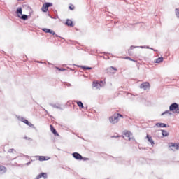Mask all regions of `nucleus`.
I'll return each mask as SVG.
<instances>
[{
  "mask_svg": "<svg viewBox=\"0 0 179 179\" xmlns=\"http://www.w3.org/2000/svg\"><path fill=\"white\" fill-rule=\"evenodd\" d=\"M120 118H122V115L117 113L113 115V116L110 117L109 118V121L110 122H111V124H117V122L120 121Z\"/></svg>",
  "mask_w": 179,
  "mask_h": 179,
  "instance_id": "nucleus-1",
  "label": "nucleus"
},
{
  "mask_svg": "<svg viewBox=\"0 0 179 179\" xmlns=\"http://www.w3.org/2000/svg\"><path fill=\"white\" fill-rule=\"evenodd\" d=\"M169 111H175L176 114H179V106L177 103H172L169 106Z\"/></svg>",
  "mask_w": 179,
  "mask_h": 179,
  "instance_id": "nucleus-2",
  "label": "nucleus"
},
{
  "mask_svg": "<svg viewBox=\"0 0 179 179\" xmlns=\"http://www.w3.org/2000/svg\"><path fill=\"white\" fill-rule=\"evenodd\" d=\"M171 150H173V152H176V150H179V143H170L169 145Z\"/></svg>",
  "mask_w": 179,
  "mask_h": 179,
  "instance_id": "nucleus-3",
  "label": "nucleus"
},
{
  "mask_svg": "<svg viewBox=\"0 0 179 179\" xmlns=\"http://www.w3.org/2000/svg\"><path fill=\"white\" fill-rule=\"evenodd\" d=\"M50 6H52V3H45L42 6V12H47V10H48V8H50Z\"/></svg>",
  "mask_w": 179,
  "mask_h": 179,
  "instance_id": "nucleus-4",
  "label": "nucleus"
},
{
  "mask_svg": "<svg viewBox=\"0 0 179 179\" xmlns=\"http://www.w3.org/2000/svg\"><path fill=\"white\" fill-rule=\"evenodd\" d=\"M150 87V84L148 82L143 83L140 85V89H143V90H148Z\"/></svg>",
  "mask_w": 179,
  "mask_h": 179,
  "instance_id": "nucleus-5",
  "label": "nucleus"
},
{
  "mask_svg": "<svg viewBox=\"0 0 179 179\" xmlns=\"http://www.w3.org/2000/svg\"><path fill=\"white\" fill-rule=\"evenodd\" d=\"M72 156L74 157V159H76V160H83V157L80 155V154L78 152H74L72 154Z\"/></svg>",
  "mask_w": 179,
  "mask_h": 179,
  "instance_id": "nucleus-6",
  "label": "nucleus"
},
{
  "mask_svg": "<svg viewBox=\"0 0 179 179\" xmlns=\"http://www.w3.org/2000/svg\"><path fill=\"white\" fill-rule=\"evenodd\" d=\"M46 178H47V174L45 173H41L35 178V179H46Z\"/></svg>",
  "mask_w": 179,
  "mask_h": 179,
  "instance_id": "nucleus-7",
  "label": "nucleus"
},
{
  "mask_svg": "<svg viewBox=\"0 0 179 179\" xmlns=\"http://www.w3.org/2000/svg\"><path fill=\"white\" fill-rule=\"evenodd\" d=\"M155 127H157L158 128H169V125L164 124V123H156Z\"/></svg>",
  "mask_w": 179,
  "mask_h": 179,
  "instance_id": "nucleus-8",
  "label": "nucleus"
},
{
  "mask_svg": "<svg viewBox=\"0 0 179 179\" xmlns=\"http://www.w3.org/2000/svg\"><path fill=\"white\" fill-rule=\"evenodd\" d=\"M50 106L53 108H57V110H62V107H61V104L59 103H50Z\"/></svg>",
  "mask_w": 179,
  "mask_h": 179,
  "instance_id": "nucleus-9",
  "label": "nucleus"
},
{
  "mask_svg": "<svg viewBox=\"0 0 179 179\" xmlns=\"http://www.w3.org/2000/svg\"><path fill=\"white\" fill-rule=\"evenodd\" d=\"M132 134H131V132H129V131H124V136H123V138H129V141H131V139H132V138H131V136Z\"/></svg>",
  "mask_w": 179,
  "mask_h": 179,
  "instance_id": "nucleus-10",
  "label": "nucleus"
},
{
  "mask_svg": "<svg viewBox=\"0 0 179 179\" xmlns=\"http://www.w3.org/2000/svg\"><path fill=\"white\" fill-rule=\"evenodd\" d=\"M92 86L93 87H96V89H100V87H101V84H100L97 81H94L92 83Z\"/></svg>",
  "mask_w": 179,
  "mask_h": 179,
  "instance_id": "nucleus-11",
  "label": "nucleus"
},
{
  "mask_svg": "<svg viewBox=\"0 0 179 179\" xmlns=\"http://www.w3.org/2000/svg\"><path fill=\"white\" fill-rule=\"evenodd\" d=\"M50 131L51 132H52V134L55 136H58V134L57 133V130L55 129V128H54V127L52 125H50Z\"/></svg>",
  "mask_w": 179,
  "mask_h": 179,
  "instance_id": "nucleus-12",
  "label": "nucleus"
},
{
  "mask_svg": "<svg viewBox=\"0 0 179 179\" xmlns=\"http://www.w3.org/2000/svg\"><path fill=\"white\" fill-rule=\"evenodd\" d=\"M50 157H44V156H39L38 160L39 162H44L45 160H50Z\"/></svg>",
  "mask_w": 179,
  "mask_h": 179,
  "instance_id": "nucleus-13",
  "label": "nucleus"
},
{
  "mask_svg": "<svg viewBox=\"0 0 179 179\" xmlns=\"http://www.w3.org/2000/svg\"><path fill=\"white\" fill-rule=\"evenodd\" d=\"M24 124H26L27 125H28V127H30L31 128H34V125L31 122H29V120L26 119L25 120H24Z\"/></svg>",
  "mask_w": 179,
  "mask_h": 179,
  "instance_id": "nucleus-14",
  "label": "nucleus"
},
{
  "mask_svg": "<svg viewBox=\"0 0 179 179\" xmlns=\"http://www.w3.org/2000/svg\"><path fill=\"white\" fill-rule=\"evenodd\" d=\"M148 142H150V143H151V145H155V141H153V139L152 138V136H150L149 135H147L146 136Z\"/></svg>",
  "mask_w": 179,
  "mask_h": 179,
  "instance_id": "nucleus-15",
  "label": "nucleus"
},
{
  "mask_svg": "<svg viewBox=\"0 0 179 179\" xmlns=\"http://www.w3.org/2000/svg\"><path fill=\"white\" fill-rule=\"evenodd\" d=\"M6 173V168L5 166H0V174H3Z\"/></svg>",
  "mask_w": 179,
  "mask_h": 179,
  "instance_id": "nucleus-16",
  "label": "nucleus"
},
{
  "mask_svg": "<svg viewBox=\"0 0 179 179\" xmlns=\"http://www.w3.org/2000/svg\"><path fill=\"white\" fill-rule=\"evenodd\" d=\"M16 13H17L18 17H20V16H22V8H18L17 9Z\"/></svg>",
  "mask_w": 179,
  "mask_h": 179,
  "instance_id": "nucleus-17",
  "label": "nucleus"
},
{
  "mask_svg": "<svg viewBox=\"0 0 179 179\" xmlns=\"http://www.w3.org/2000/svg\"><path fill=\"white\" fill-rule=\"evenodd\" d=\"M66 24L67 26H71L72 27L73 26V22L71 20H67L66 22Z\"/></svg>",
  "mask_w": 179,
  "mask_h": 179,
  "instance_id": "nucleus-18",
  "label": "nucleus"
},
{
  "mask_svg": "<svg viewBox=\"0 0 179 179\" xmlns=\"http://www.w3.org/2000/svg\"><path fill=\"white\" fill-rule=\"evenodd\" d=\"M155 64H160V62H163V57H159L155 60Z\"/></svg>",
  "mask_w": 179,
  "mask_h": 179,
  "instance_id": "nucleus-19",
  "label": "nucleus"
},
{
  "mask_svg": "<svg viewBox=\"0 0 179 179\" xmlns=\"http://www.w3.org/2000/svg\"><path fill=\"white\" fill-rule=\"evenodd\" d=\"M162 134L163 136H169V132L166 130H162Z\"/></svg>",
  "mask_w": 179,
  "mask_h": 179,
  "instance_id": "nucleus-20",
  "label": "nucleus"
},
{
  "mask_svg": "<svg viewBox=\"0 0 179 179\" xmlns=\"http://www.w3.org/2000/svg\"><path fill=\"white\" fill-rule=\"evenodd\" d=\"M20 19H22V20H27V15H21L20 17Z\"/></svg>",
  "mask_w": 179,
  "mask_h": 179,
  "instance_id": "nucleus-21",
  "label": "nucleus"
},
{
  "mask_svg": "<svg viewBox=\"0 0 179 179\" xmlns=\"http://www.w3.org/2000/svg\"><path fill=\"white\" fill-rule=\"evenodd\" d=\"M80 68H82L83 69H84V71L92 69V67H87V66H81Z\"/></svg>",
  "mask_w": 179,
  "mask_h": 179,
  "instance_id": "nucleus-22",
  "label": "nucleus"
},
{
  "mask_svg": "<svg viewBox=\"0 0 179 179\" xmlns=\"http://www.w3.org/2000/svg\"><path fill=\"white\" fill-rule=\"evenodd\" d=\"M77 106H78V107H81V108H83V103H82V101H77Z\"/></svg>",
  "mask_w": 179,
  "mask_h": 179,
  "instance_id": "nucleus-23",
  "label": "nucleus"
},
{
  "mask_svg": "<svg viewBox=\"0 0 179 179\" xmlns=\"http://www.w3.org/2000/svg\"><path fill=\"white\" fill-rule=\"evenodd\" d=\"M117 71V68H115V67H113V66H110L108 69V72H111V71Z\"/></svg>",
  "mask_w": 179,
  "mask_h": 179,
  "instance_id": "nucleus-24",
  "label": "nucleus"
},
{
  "mask_svg": "<svg viewBox=\"0 0 179 179\" xmlns=\"http://www.w3.org/2000/svg\"><path fill=\"white\" fill-rule=\"evenodd\" d=\"M43 31H44V33H50V29H47V28H43Z\"/></svg>",
  "mask_w": 179,
  "mask_h": 179,
  "instance_id": "nucleus-25",
  "label": "nucleus"
},
{
  "mask_svg": "<svg viewBox=\"0 0 179 179\" xmlns=\"http://www.w3.org/2000/svg\"><path fill=\"white\" fill-rule=\"evenodd\" d=\"M164 114H170V115H171V113H170V110H166V111L164 112V113L162 114V115H164Z\"/></svg>",
  "mask_w": 179,
  "mask_h": 179,
  "instance_id": "nucleus-26",
  "label": "nucleus"
},
{
  "mask_svg": "<svg viewBox=\"0 0 179 179\" xmlns=\"http://www.w3.org/2000/svg\"><path fill=\"white\" fill-rule=\"evenodd\" d=\"M176 15L177 17H179V9H176Z\"/></svg>",
  "mask_w": 179,
  "mask_h": 179,
  "instance_id": "nucleus-27",
  "label": "nucleus"
},
{
  "mask_svg": "<svg viewBox=\"0 0 179 179\" xmlns=\"http://www.w3.org/2000/svg\"><path fill=\"white\" fill-rule=\"evenodd\" d=\"M50 34H52V36H55V32L53 31V30H51L49 32Z\"/></svg>",
  "mask_w": 179,
  "mask_h": 179,
  "instance_id": "nucleus-28",
  "label": "nucleus"
},
{
  "mask_svg": "<svg viewBox=\"0 0 179 179\" xmlns=\"http://www.w3.org/2000/svg\"><path fill=\"white\" fill-rule=\"evenodd\" d=\"M8 152H9V153H13L15 152V149L11 148V149L8 150Z\"/></svg>",
  "mask_w": 179,
  "mask_h": 179,
  "instance_id": "nucleus-29",
  "label": "nucleus"
},
{
  "mask_svg": "<svg viewBox=\"0 0 179 179\" xmlns=\"http://www.w3.org/2000/svg\"><path fill=\"white\" fill-rule=\"evenodd\" d=\"M124 59H129V61H134V59H131V58L129 57H124Z\"/></svg>",
  "mask_w": 179,
  "mask_h": 179,
  "instance_id": "nucleus-30",
  "label": "nucleus"
},
{
  "mask_svg": "<svg viewBox=\"0 0 179 179\" xmlns=\"http://www.w3.org/2000/svg\"><path fill=\"white\" fill-rule=\"evenodd\" d=\"M134 48H138V46L132 45V46L130 47V50H134Z\"/></svg>",
  "mask_w": 179,
  "mask_h": 179,
  "instance_id": "nucleus-31",
  "label": "nucleus"
},
{
  "mask_svg": "<svg viewBox=\"0 0 179 179\" xmlns=\"http://www.w3.org/2000/svg\"><path fill=\"white\" fill-rule=\"evenodd\" d=\"M25 120H26V119H24V117H21V118L20 119V120H21L22 122H24Z\"/></svg>",
  "mask_w": 179,
  "mask_h": 179,
  "instance_id": "nucleus-32",
  "label": "nucleus"
},
{
  "mask_svg": "<svg viewBox=\"0 0 179 179\" xmlns=\"http://www.w3.org/2000/svg\"><path fill=\"white\" fill-rule=\"evenodd\" d=\"M141 48H148V49H149L150 48H149L148 46H141Z\"/></svg>",
  "mask_w": 179,
  "mask_h": 179,
  "instance_id": "nucleus-33",
  "label": "nucleus"
},
{
  "mask_svg": "<svg viewBox=\"0 0 179 179\" xmlns=\"http://www.w3.org/2000/svg\"><path fill=\"white\" fill-rule=\"evenodd\" d=\"M69 9L71 10H73V9H75V8L73 6H69Z\"/></svg>",
  "mask_w": 179,
  "mask_h": 179,
  "instance_id": "nucleus-34",
  "label": "nucleus"
},
{
  "mask_svg": "<svg viewBox=\"0 0 179 179\" xmlns=\"http://www.w3.org/2000/svg\"><path fill=\"white\" fill-rule=\"evenodd\" d=\"M57 69H59V71H65V69H64L57 68Z\"/></svg>",
  "mask_w": 179,
  "mask_h": 179,
  "instance_id": "nucleus-35",
  "label": "nucleus"
},
{
  "mask_svg": "<svg viewBox=\"0 0 179 179\" xmlns=\"http://www.w3.org/2000/svg\"><path fill=\"white\" fill-rule=\"evenodd\" d=\"M24 139H30V138H27V137H24Z\"/></svg>",
  "mask_w": 179,
  "mask_h": 179,
  "instance_id": "nucleus-36",
  "label": "nucleus"
},
{
  "mask_svg": "<svg viewBox=\"0 0 179 179\" xmlns=\"http://www.w3.org/2000/svg\"><path fill=\"white\" fill-rule=\"evenodd\" d=\"M30 164V162H28L27 164V166H29V164Z\"/></svg>",
  "mask_w": 179,
  "mask_h": 179,
  "instance_id": "nucleus-37",
  "label": "nucleus"
},
{
  "mask_svg": "<svg viewBox=\"0 0 179 179\" xmlns=\"http://www.w3.org/2000/svg\"><path fill=\"white\" fill-rule=\"evenodd\" d=\"M150 50H153V48H150Z\"/></svg>",
  "mask_w": 179,
  "mask_h": 179,
  "instance_id": "nucleus-38",
  "label": "nucleus"
},
{
  "mask_svg": "<svg viewBox=\"0 0 179 179\" xmlns=\"http://www.w3.org/2000/svg\"><path fill=\"white\" fill-rule=\"evenodd\" d=\"M56 37H58V35H56Z\"/></svg>",
  "mask_w": 179,
  "mask_h": 179,
  "instance_id": "nucleus-39",
  "label": "nucleus"
}]
</instances>
